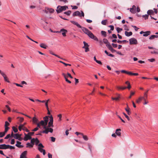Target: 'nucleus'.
<instances>
[{
	"instance_id": "38",
	"label": "nucleus",
	"mask_w": 158,
	"mask_h": 158,
	"mask_svg": "<svg viewBox=\"0 0 158 158\" xmlns=\"http://www.w3.org/2000/svg\"><path fill=\"white\" fill-rule=\"evenodd\" d=\"M12 128L13 131L15 132L16 133L18 131V130L17 128H16V127H13Z\"/></svg>"
},
{
	"instance_id": "54",
	"label": "nucleus",
	"mask_w": 158,
	"mask_h": 158,
	"mask_svg": "<svg viewBox=\"0 0 158 158\" xmlns=\"http://www.w3.org/2000/svg\"><path fill=\"white\" fill-rule=\"evenodd\" d=\"M148 60L151 62H153L155 61V60L154 58L148 59Z\"/></svg>"
},
{
	"instance_id": "34",
	"label": "nucleus",
	"mask_w": 158,
	"mask_h": 158,
	"mask_svg": "<svg viewBox=\"0 0 158 158\" xmlns=\"http://www.w3.org/2000/svg\"><path fill=\"white\" fill-rule=\"evenodd\" d=\"M26 148H32L33 147V145L29 143H27L26 144Z\"/></svg>"
},
{
	"instance_id": "53",
	"label": "nucleus",
	"mask_w": 158,
	"mask_h": 158,
	"mask_svg": "<svg viewBox=\"0 0 158 158\" xmlns=\"http://www.w3.org/2000/svg\"><path fill=\"white\" fill-rule=\"evenodd\" d=\"M83 48H85V52H87L89 51V48H88V47H83Z\"/></svg>"
},
{
	"instance_id": "17",
	"label": "nucleus",
	"mask_w": 158,
	"mask_h": 158,
	"mask_svg": "<svg viewBox=\"0 0 158 158\" xmlns=\"http://www.w3.org/2000/svg\"><path fill=\"white\" fill-rule=\"evenodd\" d=\"M121 72L122 73H125L129 75H132V72L127 71L125 70H122L121 71Z\"/></svg>"
},
{
	"instance_id": "19",
	"label": "nucleus",
	"mask_w": 158,
	"mask_h": 158,
	"mask_svg": "<svg viewBox=\"0 0 158 158\" xmlns=\"http://www.w3.org/2000/svg\"><path fill=\"white\" fill-rule=\"evenodd\" d=\"M73 15V16H81V13L79 11H77L74 12Z\"/></svg>"
},
{
	"instance_id": "5",
	"label": "nucleus",
	"mask_w": 158,
	"mask_h": 158,
	"mask_svg": "<svg viewBox=\"0 0 158 158\" xmlns=\"http://www.w3.org/2000/svg\"><path fill=\"white\" fill-rule=\"evenodd\" d=\"M39 147L38 148V149L41 152H42L43 154L44 155L46 154L45 151V150L43 149L42 148H44V146L41 143H40L38 144Z\"/></svg>"
},
{
	"instance_id": "51",
	"label": "nucleus",
	"mask_w": 158,
	"mask_h": 158,
	"mask_svg": "<svg viewBox=\"0 0 158 158\" xmlns=\"http://www.w3.org/2000/svg\"><path fill=\"white\" fill-rule=\"evenodd\" d=\"M148 15H143L142 17H143L145 18V19H148Z\"/></svg>"
},
{
	"instance_id": "49",
	"label": "nucleus",
	"mask_w": 158,
	"mask_h": 158,
	"mask_svg": "<svg viewBox=\"0 0 158 158\" xmlns=\"http://www.w3.org/2000/svg\"><path fill=\"white\" fill-rule=\"evenodd\" d=\"M10 125V123L7 121L5 122V127H8V126Z\"/></svg>"
},
{
	"instance_id": "57",
	"label": "nucleus",
	"mask_w": 158,
	"mask_h": 158,
	"mask_svg": "<svg viewBox=\"0 0 158 158\" xmlns=\"http://www.w3.org/2000/svg\"><path fill=\"white\" fill-rule=\"evenodd\" d=\"M83 43H84V47H89V45L88 44L86 43L84 41Z\"/></svg>"
},
{
	"instance_id": "55",
	"label": "nucleus",
	"mask_w": 158,
	"mask_h": 158,
	"mask_svg": "<svg viewBox=\"0 0 158 158\" xmlns=\"http://www.w3.org/2000/svg\"><path fill=\"white\" fill-rule=\"evenodd\" d=\"M155 38L154 35H151L149 37V39L150 40H153Z\"/></svg>"
},
{
	"instance_id": "1",
	"label": "nucleus",
	"mask_w": 158,
	"mask_h": 158,
	"mask_svg": "<svg viewBox=\"0 0 158 158\" xmlns=\"http://www.w3.org/2000/svg\"><path fill=\"white\" fill-rule=\"evenodd\" d=\"M71 22L72 23L76 25L77 27L81 29L83 32L85 34H87L90 38L93 39L95 40L98 41V38L88 29L84 27H81L77 22L74 21H71Z\"/></svg>"
},
{
	"instance_id": "47",
	"label": "nucleus",
	"mask_w": 158,
	"mask_h": 158,
	"mask_svg": "<svg viewBox=\"0 0 158 158\" xmlns=\"http://www.w3.org/2000/svg\"><path fill=\"white\" fill-rule=\"evenodd\" d=\"M58 117L59 118V121H60L61 120L62 115L61 114H59L57 115Z\"/></svg>"
},
{
	"instance_id": "9",
	"label": "nucleus",
	"mask_w": 158,
	"mask_h": 158,
	"mask_svg": "<svg viewBox=\"0 0 158 158\" xmlns=\"http://www.w3.org/2000/svg\"><path fill=\"white\" fill-rule=\"evenodd\" d=\"M27 153V151H24L21 154L20 158H27L26 155Z\"/></svg>"
},
{
	"instance_id": "27",
	"label": "nucleus",
	"mask_w": 158,
	"mask_h": 158,
	"mask_svg": "<svg viewBox=\"0 0 158 158\" xmlns=\"http://www.w3.org/2000/svg\"><path fill=\"white\" fill-rule=\"evenodd\" d=\"M103 43L106 44V46L107 47V45L108 44H110V43L108 42V40L106 39H104L103 40Z\"/></svg>"
},
{
	"instance_id": "56",
	"label": "nucleus",
	"mask_w": 158,
	"mask_h": 158,
	"mask_svg": "<svg viewBox=\"0 0 158 158\" xmlns=\"http://www.w3.org/2000/svg\"><path fill=\"white\" fill-rule=\"evenodd\" d=\"M142 97L146 99L148 98V94H144V96Z\"/></svg>"
},
{
	"instance_id": "8",
	"label": "nucleus",
	"mask_w": 158,
	"mask_h": 158,
	"mask_svg": "<svg viewBox=\"0 0 158 158\" xmlns=\"http://www.w3.org/2000/svg\"><path fill=\"white\" fill-rule=\"evenodd\" d=\"M25 136L24 138V140L25 141H27L28 139H31V136H30V135H29L28 134H26L25 133H24Z\"/></svg>"
},
{
	"instance_id": "39",
	"label": "nucleus",
	"mask_w": 158,
	"mask_h": 158,
	"mask_svg": "<svg viewBox=\"0 0 158 158\" xmlns=\"http://www.w3.org/2000/svg\"><path fill=\"white\" fill-rule=\"evenodd\" d=\"M5 127V131L3 132L5 134L7 133V132L8 130L10 128L8 127Z\"/></svg>"
},
{
	"instance_id": "6",
	"label": "nucleus",
	"mask_w": 158,
	"mask_h": 158,
	"mask_svg": "<svg viewBox=\"0 0 158 158\" xmlns=\"http://www.w3.org/2000/svg\"><path fill=\"white\" fill-rule=\"evenodd\" d=\"M49 118H50L49 121L48 123V127L49 128V127H53V117L52 115L49 116Z\"/></svg>"
},
{
	"instance_id": "12",
	"label": "nucleus",
	"mask_w": 158,
	"mask_h": 158,
	"mask_svg": "<svg viewBox=\"0 0 158 158\" xmlns=\"http://www.w3.org/2000/svg\"><path fill=\"white\" fill-rule=\"evenodd\" d=\"M107 47L112 52H115L116 51L114 49L110 44H108L107 45Z\"/></svg>"
},
{
	"instance_id": "4",
	"label": "nucleus",
	"mask_w": 158,
	"mask_h": 158,
	"mask_svg": "<svg viewBox=\"0 0 158 158\" xmlns=\"http://www.w3.org/2000/svg\"><path fill=\"white\" fill-rule=\"evenodd\" d=\"M142 100H143L144 101V103H143L144 105H146L148 103V101H147L146 99H145L142 96L139 97L138 99L136 100V102L137 103L139 104L140 103L141 101Z\"/></svg>"
},
{
	"instance_id": "33",
	"label": "nucleus",
	"mask_w": 158,
	"mask_h": 158,
	"mask_svg": "<svg viewBox=\"0 0 158 158\" xmlns=\"http://www.w3.org/2000/svg\"><path fill=\"white\" fill-rule=\"evenodd\" d=\"M81 135H82L83 138L85 140L87 141L88 140V138L87 136L84 135L83 134H81Z\"/></svg>"
},
{
	"instance_id": "22",
	"label": "nucleus",
	"mask_w": 158,
	"mask_h": 158,
	"mask_svg": "<svg viewBox=\"0 0 158 158\" xmlns=\"http://www.w3.org/2000/svg\"><path fill=\"white\" fill-rule=\"evenodd\" d=\"M49 53L50 54L53 55H54L57 57H58V58H60L62 60H64V59H63L62 58H61L58 55H56V54H54L52 51H49Z\"/></svg>"
},
{
	"instance_id": "64",
	"label": "nucleus",
	"mask_w": 158,
	"mask_h": 158,
	"mask_svg": "<svg viewBox=\"0 0 158 158\" xmlns=\"http://www.w3.org/2000/svg\"><path fill=\"white\" fill-rule=\"evenodd\" d=\"M48 158H52V155L50 154V153H48Z\"/></svg>"
},
{
	"instance_id": "25",
	"label": "nucleus",
	"mask_w": 158,
	"mask_h": 158,
	"mask_svg": "<svg viewBox=\"0 0 158 158\" xmlns=\"http://www.w3.org/2000/svg\"><path fill=\"white\" fill-rule=\"evenodd\" d=\"M148 15H153L154 14V12L152 10H149L147 12Z\"/></svg>"
},
{
	"instance_id": "2",
	"label": "nucleus",
	"mask_w": 158,
	"mask_h": 158,
	"mask_svg": "<svg viewBox=\"0 0 158 158\" xmlns=\"http://www.w3.org/2000/svg\"><path fill=\"white\" fill-rule=\"evenodd\" d=\"M49 116H46L43 118L44 120H41L39 122L40 124L44 127H46L48 124Z\"/></svg>"
},
{
	"instance_id": "59",
	"label": "nucleus",
	"mask_w": 158,
	"mask_h": 158,
	"mask_svg": "<svg viewBox=\"0 0 158 158\" xmlns=\"http://www.w3.org/2000/svg\"><path fill=\"white\" fill-rule=\"evenodd\" d=\"M15 143V140L14 139H12L11 140V142L10 143L11 144H13Z\"/></svg>"
},
{
	"instance_id": "45",
	"label": "nucleus",
	"mask_w": 158,
	"mask_h": 158,
	"mask_svg": "<svg viewBox=\"0 0 158 158\" xmlns=\"http://www.w3.org/2000/svg\"><path fill=\"white\" fill-rule=\"evenodd\" d=\"M107 22L106 20H103L102 21V24L104 25H106Z\"/></svg>"
},
{
	"instance_id": "26",
	"label": "nucleus",
	"mask_w": 158,
	"mask_h": 158,
	"mask_svg": "<svg viewBox=\"0 0 158 158\" xmlns=\"http://www.w3.org/2000/svg\"><path fill=\"white\" fill-rule=\"evenodd\" d=\"M151 33V32L150 31H147L144 32L143 35L144 36H147L149 35Z\"/></svg>"
},
{
	"instance_id": "20",
	"label": "nucleus",
	"mask_w": 158,
	"mask_h": 158,
	"mask_svg": "<svg viewBox=\"0 0 158 158\" xmlns=\"http://www.w3.org/2000/svg\"><path fill=\"white\" fill-rule=\"evenodd\" d=\"M125 109L127 112L128 115H129L131 114V112L130 111V109L129 108L128 106H127V108H125Z\"/></svg>"
},
{
	"instance_id": "23",
	"label": "nucleus",
	"mask_w": 158,
	"mask_h": 158,
	"mask_svg": "<svg viewBox=\"0 0 158 158\" xmlns=\"http://www.w3.org/2000/svg\"><path fill=\"white\" fill-rule=\"evenodd\" d=\"M120 131H121V129H117L116 130L115 133L116 135L118 136H120L121 135V132Z\"/></svg>"
},
{
	"instance_id": "15",
	"label": "nucleus",
	"mask_w": 158,
	"mask_h": 158,
	"mask_svg": "<svg viewBox=\"0 0 158 158\" xmlns=\"http://www.w3.org/2000/svg\"><path fill=\"white\" fill-rule=\"evenodd\" d=\"M7 149V145H6L5 144L0 145V149Z\"/></svg>"
},
{
	"instance_id": "28",
	"label": "nucleus",
	"mask_w": 158,
	"mask_h": 158,
	"mask_svg": "<svg viewBox=\"0 0 158 158\" xmlns=\"http://www.w3.org/2000/svg\"><path fill=\"white\" fill-rule=\"evenodd\" d=\"M33 122L34 123L37 124L38 122V120L35 117H34L32 119Z\"/></svg>"
},
{
	"instance_id": "37",
	"label": "nucleus",
	"mask_w": 158,
	"mask_h": 158,
	"mask_svg": "<svg viewBox=\"0 0 158 158\" xmlns=\"http://www.w3.org/2000/svg\"><path fill=\"white\" fill-rule=\"evenodd\" d=\"M35 138H33L31 140V143L33 146L34 145V143L35 142Z\"/></svg>"
},
{
	"instance_id": "29",
	"label": "nucleus",
	"mask_w": 158,
	"mask_h": 158,
	"mask_svg": "<svg viewBox=\"0 0 158 158\" xmlns=\"http://www.w3.org/2000/svg\"><path fill=\"white\" fill-rule=\"evenodd\" d=\"M116 87L117 89L118 90H120V89L124 90L127 88L126 87H122L119 86H117Z\"/></svg>"
},
{
	"instance_id": "3",
	"label": "nucleus",
	"mask_w": 158,
	"mask_h": 158,
	"mask_svg": "<svg viewBox=\"0 0 158 158\" xmlns=\"http://www.w3.org/2000/svg\"><path fill=\"white\" fill-rule=\"evenodd\" d=\"M68 8V7L66 6H58L57 8L56 12L57 13H60L63 11L65 10Z\"/></svg>"
},
{
	"instance_id": "32",
	"label": "nucleus",
	"mask_w": 158,
	"mask_h": 158,
	"mask_svg": "<svg viewBox=\"0 0 158 158\" xmlns=\"http://www.w3.org/2000/svg\"><path fill=\"white\" fill-rule=\"evenodd\" d=\"M118 97H116V98H113V97H112L111 98V99L113 100H115L116 101H118L119 100V98H120V94H118Z\"/></svg>"
},
{
	"instance_id": "50",
	"label": "nucleus",
	"mask_w": 158,
	"mask_h": 158,
	"mask_svg": "<svg viewBox=\"0 0 158 158\" xmlns=\"http://www.w3.org/2000/svg\"><path fill=\"white\" fill-rule=\"evenodd\" d=\"M23 130L26 131L27 132H29V131L25 127H23Z\"/></svg>"
},
{
	"instance_id": "35",
	"label": "nucleus",
	"mask_w": 158,
	"mask_h": 158,
	"mask_svg": "<svg viewBox=\"0 0 158 158\" xmlns=\"http://www.w3.org/2000/svg\"><path fill=\"white\" fill-rule=\"evenodd\" d=\"M7 149L9 148L10 149H15V147L14 146H10L9 145H7Z\"/></svg>"
},
{
	"instance_id": "24",
	"label": "nucleus",
	"mask_w": 158,
	"mask_h": 158,
	"mask_svg": "<svg viewBox=\"0 0 158 158\" xmlns=\"http://www.w3.org/2000/svg\"><path fill=\"white\" fill-rule=\"evenodd\" d=\"M125 84L127 85V86L126 87L128 89H130L131 88V86L130 85L129 82L128 81H127L125 82Z\"/></svg>"
},
{
	"instance_id": "7",
	"label": "nucleus",
	"mask_w": 158,
	"mask_h": 158,
	"mask_svg": "<svg viewBox=\"0 0 158 158\" xmlns=\"http://www.w3.org/2000/svg\"><path fill=\"white\" fill-rule=\"evenodd\" d=\"M129 41L131 45L136 44H138L137 40L134 38L130 39Z\"/></svg>"
},
{
	"instance_id": "46",
	"label": "nucleus",
	"mask_w": 158,
	"mask_h": 158,
	"mask_svg": "<svg viewBox=\"0 0 158 158\" xmlns=\"http://www.w3.org/2000/svg\"><path fill=\"white\" fill-rule=\"evenodd\" d=\"M23 126L22 125H19L18 127V129L20 131H21L23 129Z\"/></svg>"
},
{
	"instance_id": "58",
	"label": "nucleus",
	"mask_w": 158,
	"mask_h": 158,
	"mask_svg": "<svg viewBox=\"0 0 158 158\" xmlns=\"http://www.w3.org/2000/svg\"><path fill=\"white\" fill-rule=\"evenodd\" d=\"M133 28H134L135 29V30L136 31H137L138 30V29H139L138 28H137L136 26H132Z\"/></svg>"
},
{
	"instance_id": "14",
	"label": "nucleus",
	"mask_w": 158,
	"mask_h": 158,
	"mask_svg": "<svg viewBox=\"0 0 158 158\" xmlns=\"http://www.w3.org/2000/svg\"><path fill=\"white\" fill-rule=\"evenodd\" d=\"M17 143L15 144V146L19 148H22L23 147V146L21 145V143L19 141H17Z\"/></svg>"
},
{
	"instance_id": "31",
	"label": "nucleus",
	"mask_w": 158,
	"mask_h": 158,
	"mask_svg": "<svg viewBox=\"0 0 158 158\" xmlns=\"http://www.w3.org/2000/svg\"><path fill=\"white\" fill-rule=\"evenodd\" d=\"M40 46L41 48H44V49H46L47 47V46L44 43L41 44L40 45Z\"/></svg>"
},
{
	"instance_id": "48",
	"label": "nucleus",
	"mask_w": 158,
	"mask_h": 158,
	"mask_svg": "<svg viewBox=\"0 0 158 158\" xmlns=\"http://www.w3.org/2000/svg\"><path fill=\"white\" fill-rule=\"evenodd\" d=\"M18 118H19V121L20 123L22 122L24 120V118H22V117L19 118V117H18Z\"/></svg>"
},
{
	"instance_id": "21",
	"label": "nucleus",
	"mask_w": 158,
	"mask_h": 158,
	"mask_svg": "<svg viewBox=\"0 0 158 158\" xmlns=\"http://www.w3.org/2000/svg\"><path fill=\"white\" fill-rule=\"evenodd\" d=\"M125 34L126 36H129L132 35V33L131 31L128 32L127 31H125Z\"/></svg>"
},
{
	"instance_id": "52",
	"label": "nucleus",
	"mask_w": 158,
	"mask_h": 158,
	"mask_svg": "<svg viewBox=\"0 0 158 158\" xmlns=\"http://www.w3.org/2000/svg\"><path fill=\"white\" fill-rule=\"evenodd\" d=\"M135 94V92L131 91V95L129 97V98H131V97L133 95Z\"/></svg>"
},
{
	"instance_id": "60",
	"label": "nucleus",
	"mask_w": 158,
	"mask_h": 158,
	"mask_svg": "<svg viewBox=\"0 0 158 158\" xmlns=\"http://www.w3.org/2000/svg\"><path fill=\"white\" fill-rule=\"evenodd\" d=\"M109 27L110 28V30L113 31L114 30V27L113 25H110Z\"/></svg>"
},
{
	"instance_id": "16",
	"label": "nucleus",
	"mask_w": 158,
	"mask_h": 158,
	"mask_svg": "<svg viewBox=\"0 0 158 158\" xmlns=\"http://www.w3.org/2000/svg\"><path fill=\"white\" fill-rule=\"evenodd\" d=\"M44 128L45 130L42 131L43 133H45L47 134L49 132V127H44Z\"/></svg>"
},
{
	"instance_id": "63",
	"label": "nucleus",
	"mask_w": 158,
	"mask_h": 158,
	"mask_svg": "<svg viewBox=\"0 0 158 158\" xmlns=\"http://www.w3.org/2000/svg\"><path fill=\"white\" fill-rule=\"evenodd\" d=\"M51 141L52 142H55V138L53 137H51Z\"/></svg>"
},
{
	"instance_id": "36",
	"label": "nucleus",
	"mask_w": 158,
	"mask_h": 158,
	"mask_svg": "<svg viewBox=\"0 0 158 158\" xmlns=\"http://www.w3.org/2000/svg\"><path fill=\"white\" fill-rule=\"evenodd\" d=\"M102 35H103L105 37L106 36V32L104 31H101Z\"/></svg>"
},
{
	"instance_id": "42",
	"label": "nucleus",
	"mask_w": 158,
	"mask_h": 158,
	"mask_svg": "<svg viewBox=\"0 0 158 158\" xmlns=\"http://www.w3.org/2000/svg\"><path fill=\"white\" fill-rule=\"evenodd\" d=\"M123 114H124V116H125V117L127 119V120H128V121H130V118H129V117H128V116H127L125 113H123Z\"/></svg>"
},
{
	"instance_id": "10",
	"label": "nucleus",
	"mask_w": 158,
	"mask_h": 158,
	"mask_svg": "<svg viewBox=\"0 0 158 158\" xmlns=\"http://www.w3.org/2000/svg\"><path fill=\"white\" fill-rule=\"evenodd\" d=\"M54 11V9L52 8H46L45 9V12L46 13H48V12H49L51 13H53Z\"/></svg>"
},
{
	"instance_id": "30",
	"label": "nucleus",
	"mask_w": 158,
	"mask_h": 158,
	"mask_svg": "<svg viewBox=\"0 0 158 158\" xmlns=\"http://www.w3.org/2000/svg\"><path fill=\"white\" fill-rule=\"evenodd\" d=\"M21 135V134L19 135L18 134H14V136H13V137L15 139H19V136Z\"/></svg>"
},
{
	"instance_id": "43",
	"label": "nucleus",
	"mask_w": 158,
	"mask_h": 158,
	"mask_svg": "<svg viewBox=\"0 0 158 158\" xmlns=\"http://www.w3.org/2000/svg\"><path fill=\"white\" fill-rule=\"evenodd\" d=\"M5 135V134L3 132H0V137L1 138L3 137Z\"/></svg>"
},
{
	"instance_id": "41",
	"label": "nucleus",
	"mask_w": 158,
	"mask_h": 158,
	"mask_svg": "<svg viewBox=\"0 0 158 158\" xmlns=\"http://www.w3.org/2000/svg\"><path fill=\"white\" fill-rule=\"evenodd\" d=\"M35 144L36 145H37L40 142L39 140L37 138H36L35 139Z\"/></svg>"
},
{
	"instance_id": "13",
	"label": "nucleus",
	"mask_w": 158,
	"mask_h": 158,
	"mask_svg": "<svg viewBox=\"0 0 158 158\" xmlns=\"http://www.w3.org/2000/svg\"><path fill=\"white\" fill-rule=\"evenodd\" d=\"M60 32H63L62 33V35L64 36H66V34L67 32V31L64 28H62L60 30Z\"/></svg>"
},
{
	"instance_id": "18",
	"label": "nucleus",
	"mask_w": 158,
	"mask_h": 158,
	"mask_svg": "<svg viewBox=\"0 0 158 158\" xmlns=\"http://www.w3.org/2000/svg\"><path fill=\"white\" fill-rule=\"evenodd\" d=\"M2 75L3 77L4 80L5 81L8 82H10V81L8 80L7 77L4 73H2Z\"/></svg>"
},
{
	"instance_id": "62",
	"label": "nucleus",
	"mask_w": 158,
	"mask_h": 158,
	"mask_svg": "<svg viewBox=\"0 0 158 158\" xmlns=\"http://www.w3.org/2000/svg\"><path fill=\"white\" fill-rule=\"evenodd\" d=\"M10 137V134H8L5 138V139H7Z\"/></svg>"
},
{
	"instance_id": "44",
	"label": "nucleus",
	"mask_w": 158,
	"mask_h": 158,
	"mask_svg": "<svg viewBox=\"0 0 158 158\" xmlns=\"http://www.w3.org/2000/svg\"><path fill=\"white\" fill-rule=\"evenodd\" d=\"M71 13V11L70 10H69L67 12H64V14L67 15H69Z\"/></svg>"
},
{
	"instance_id": "61",
	"label": "nucleus",
	"mask_w": 158,
	"mask_h": 158,
	"mask_svg": "<svg viewBox=\"0 0 158 158\" xmlns=\"http://www.w3.org/2000/svg\"><path fill=\"white\" fill-rule=\"evenodd\" d=\"M34 132H30L28 133V135H30V136H31L34 135Z\"/></svg>"
},
{
	"instance_id": "11",
	"label": "nucleus",
	"mask_w": 158,
	"mask_h": 158,
	"mask_svg": "<svg viewBox=\"0 0 158 158\" xmlns=\"http://www.w3.org/2000/svg\"><path fill=\"white\" fill-rule=\"evenodd\" d=\"M136 7L135 5H133L132 7L130 9V11L133 14L136 13Z\"/></svg>"
},
{
	"instance_id": "40",
	"label": "nucleus",
	"mask_w": 158,
	"mask_h": 158,
	"mask_svg": "<svg viewBox=\"0 0 158 158\" xmlns=\"http://www.w3.org/2000/svg\"><path fill=\"white\" fill-rule=\"evenodd\" d=\"M116 29L118 33H119L123 30V29L122 28H121L119 27H117Z\"/></svg>"
}]
</instances>
